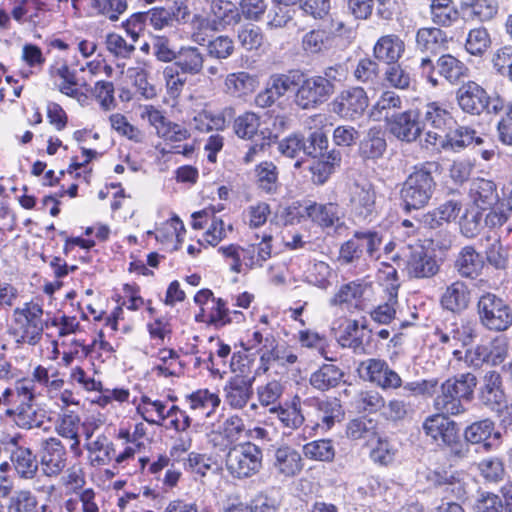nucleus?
I'll use <instances>...</instances> for the list:
<instances>
[{
    "label": "nucleus",
    "instance_id": "obj_32",
    "mask_svg": "<svg viewBox=\"0 0 512 512\" xmlns=\"http://www.w3.org/2000/svg\"><path fill=\"white\" fill-rule=\"evenodd\" d=\"M79 427L80 417L71 411L62 414L57 420L55 426V430L59 436L72 441L70 444V451L76 458H79L82 455Z\"/></svg>",
    "mask_w": 512,
    "mask_h": 512
},
{
    "label": "nucleus",
    "instance_id": "obj_29",
    "mask_svg": "<svg viewBox=\"0 0 512 512\" xmlns=\"http://www.w3.org/2000/svg\"><path fill=\"white\" fill-rule=\"evenodd\" d=\"M366 320L360 325L357 320L348 321L346 327L338 337V343L343 348L352 349L355 353L365 350V344L369 343L372 330H367Z\"/></svg>",
    "mask_w": 512,
    "mask_h": 512
},
{
    "label": "nucleus",
    "instance_id": "obj_25",
    "mask_svg": "<svg viewBox=\"0 0 512 512\" xmlns=\"http://www.w3.org/2000/svg\"><path fill=\"white\" fill-rule=\"evenodd\" d=\"M484 266V257L472 245L462 247L454 263L458 274L471 280H475L481 275Z\"/></svg>",
    "mask_w": 512,
    "mask_h": 512
},
{
    "label": "nucleus",
    "instance_id": "obj_27",
    "mask_svg": "<svg viewBox=\"0 0 512 512\" xmlns=\"http://www.w3.org/2000/svg\"><path fill=\"white\" fill-rule=\"evenodd\" d=\"M405 52V43L396 34L381 36L373 46V56L379 61L388 64L398 62Z\"/></svg>",
    "mask_w": 512,
    "mask_h": 512
},
{
    "label": "nucleus",
    "instance_id": "obj_35",
    "mask_svg": "<svg viewBox=\"0 0 512 512\" xmlns=\"http://www.w3.org/2000/svg\"><path fill=\"white\" fill-rule=\"evenodd\" d=\"M5 416L21 429L30 430L41 427L44 415L37 412L32 404L18 405L5 409Z\"/></svg>",
    "mask_w": 512,
    "mask_h": 512
},
{
    "label": "nucleus",
    "instance_id": "obj_53",
    "mask_svg": "<svg viewBox=\"0 0 512 512\" xmlns=\"http://www.w3.org/2000/svg\"><path fill=\"white\" fill-rule=\"evenodd\" d=\"M237 39L244 50L254 51L262 46L264 34L260 27L253 24H244L237 30Z\"/></svg>",
    "mask_w": 512,
    "mask_h": 512
},
{
    "label": "nucleus",
    "instance_id": "obj_34",
    "mask_svg": "<svg viewBox=\"0 0 512 512\" xmlns=\"http://www.w3.org/2000/svg\"><path fill=\"white\" fill-rule=\"evenodd\" d=\"M402 105L403 100L396 92L392 90L383 91L372 106L370 116L376 121L384 119L388 124V120L393 115L398 114Z\"/></svg>",
    "mask_w": 512,
    "mask_h": 512
},
{
    "label": "nucleus",
    "instance_id": "obj_64",
    "mask_svg": "<svg viewBox=\"0 0 512 512\" xmlns=\"http://www.w3.org/2000/svg\"><path fill=\"white\" fill-rule=\"evenodd\" d=\"M294 10L275 4L267 15L266 27L268 30H277L288 27L294 18Z\"/></svg>",
    "mask_w": 512,
    "mask_h": 512
},
{
    "label": "nucleus",
    "instance_id": "obj_56",
    "mask_svg": "<svg viewBox=\"0 0 512 512\" xmlns=\"http://www.w3.org/2000/svg\"><path fill=\"white\" fill-rule=\"evenodd\" d=\"M377 423L373 419L359 417L347 424L346 434L350 439H368L376 436Z\"/></svg>",
    "mask_w": 512,
    "mask_h": 512
},
{
    "label": "nucleus",
    "instance_id": "obj_18",
    "mask_svg": "<svg viewBox=\"0 0 512 512\" xmlns=\"http://www.w3.org/2000/svg\"><path fill=\"white\" fill-rule=\"evenodd\" d=\"M332 94L319 81V77L310 76L300 80L294 94V103L303 110L315 109L325 103Z\"/></svg>",
    "mask_w": 512,
    "mask_h": 512
},
{
    "label": "nucleus",
    "instance_id": "obj_62",
    "mask_svg": "<svg viewBox=\"0 0 512 512\" xmlns=\"http://www.w3.org/2000/svg\"><path fill=\"white\" fill-rule=\"evenodd\" d=\"M470 290H446L441 297V305L451 312H461L468 307Z\"/></svg>",
    "mask_w": 512,
    "mask_h": 512
},
{
    "label": "nucleus",
    "instance_id": "obj_3",
    "mask_svg": "<svg viewBox=\"0 0 512 512\" xmlns=\"http://www.w3.org/2000/svg\"><path fill=\"white\" fill-rule=\"evenodd\" d=\"M194 301L200 308V312L195 316L197 322L220 329L232 323L241 324L246 321L243 312L230 310L227 302L215 297L212 290H198Z\"/></svg>",
    "mask_w": 512,
    "mask_h": 512
},
{
    "label": "nucleus",
    "instance_id": "obj_23",
    "mask_svg": "<svg viewBox=\"0 0 512 512\" xmlns=\"http://www.w3.org/2000/svg\"><path fill=\"white\" fill-rule=\"evenodd\" d=\"M255 377L234 375L225 383L224 400L233 409H243L253 396Z\"/></svg>",
    "mask_w": 512,
    "mask_h": 512
},
{
    "label": "nucleus",
    "instance_id": "obj_37",
    "mask_svg": "<svg viewBox=\"0 0 512 512\" xmlns=\"http://www.w3.org/2000/svg\"><path fill=\"white\" fill-rule=\"evenodd\" d=\"M447 43V34L439 27H422L416 32V45L422 52L437 53Z\"/></svg>",
    "mask_w": 512,
    "mask_h": 512
},
{
    "label": "nucleus",
    "instance_id": "obj_4",
    "mask_svg": "<svg viewBox=\"0 0 512 512\" xmlns=\"http://www.w3.org/2000/svg\"><path fill=\"white\" fill-rule=\"evenodd\" d=\"M416 109L424 130L420 145L425 149L438 148V142L442 141L443 133L453 123L451 113L444 104L437 101L422 103Z\"/></svg>",
    "mask_w": 512,
    "mask_h": 512
},
{
    "label": "nucleus",
    "instance_id": "obj_30",
    "mask_svg": "<svg viewBox=\"0 0 512 512\" xmlns=\"http://www.w3.org/2000/svg\"><path fill=\"white\" fill-rule=\"evenodd\" d=\"M449 131L442 135V141L438 142V147L445 150L451 149L453 151H460L469 146L473 142L477 145L483 143V139L476 136L475 130L467 126L457 125L454 129L448 128Z\"/></svg>",
    "mask_w": 512,
    "mask_h": 512
},
{
    "label": "nucleus",
    "instance_id": "obj_11",
    "mask_svg": "<svg viewBox=\"0 0 512 512\" xmlns=\"http://www.w3.org/2000/svg\"><path fill=\"white\" fill-rule=\"evenodd\" d=\"M306 404L310 408L307 414L313 428L328 431L344 416L341 402L337 398H312Z\"/></svg>",
    "mask_w": 512,
    "mask_h": 512
},
{
    "label": "nucleus",
    "instance_id": "obj_55",
    "mask_svg": "<svg viewBox=\"0 0 512 512\" xmlns=\"http://www.w3.org/2000/svg\"><path fill=\"white\" fill-rule=\"evenodd\" d=\"M211 11L225 25H236L241 22L239 7L228 0H213Z\"/></svg>",
    "mask_w": 512,
    "mask_h": 512
},
{
    "label": "nucleus",
    "instance_id": "obj_12",
    "mask_svg": "<svg viewBox=\"0 0 512 512\" xmlns=\"http://www.w3.org/2000/svg\"><path fill=\"white\" fill-rule=\"evenodd\" d=\"M301 78H303V74L298 71L272 74L265 89L256 96V105L261 108L270 107L295 87L298 88Z\"/></svg>",
    "mask_w": 512,
    "mask_h": 512
},
{
    "label": "nucleus",
    "instance_id": "obj_20",
    "mask_svg": "<svg viewBox=\"0 0 512 512\" xmlns=\"http://www.w3.org/2000/svg\"><path fill=\"white\" fill-rule=\"evenodd\" d=\"M350 207L355 218L371 220L376 215V193L370 183H355L350 192Z\"/></svg>",
    "mask_w": 512,
    "mask_h": 512
},
{
    "label": "nucleus",
    "instance_id": "obj_8",
    "mask_svg": "<svg viewBox=\"0 0 512 512\" xmlns=\"http://www.w3.org/2000/svg\"><path fill=\"white\" fill-rule=\"evenodd\" d=\"M478 313L484 327L504 331L512 325V311L504 300L487 292L478 301Z\"/></svg>",
    "mask_w": 512,
    "mask_h": 512
},
{
    "label": "nucleus",
    "instance_id": "obj_13",
    "mask_svg": "<svg viewBox=\"0 0 512 512\" xmlns=\"http://www.w3.org/2000/svg\"><path fill=\"white\" fill-rule=\"evenodd\" d=\"M39 456L41 469L44 475L48 477L60 475L67 466V450L57 437L41 440Z\"/></svg>",
    "mask_w": 512,
    "mask_h": 512
},
{
    "label": "nucleus",
    "instance_id": "obj_59",
    "mask_svg": "<svg viewBox=\"0 0 512 512\" xmlns=\"http://www.w3.org/2000/svg\"><path fill=\"white\" fill-rule=\"evenodd\" d=\"M275 336L267 329L254 327L252 331H247L245 340L241 341V346L245 351H260L271 342H275Z\"/></svg>",
    "mask_w": 512,
    "mask_h": 512
},
{
    "label": "nucleus",
    "instance_id": "obj_45",
    "mask_svg": "<svg viewBox=\"0 0 512 512\" xmlns=\"http://www.w3.org/2000/svg\"><path fill=\"white\" fill-rule=\"evenodd\" d=\"M352 75L357 83L368 87L374 86L380 79L379 63L375 58L363 57L358 60Z\"/></svg>",
    "mask_w": 512,
    "mask_h": 512
},
{
    "label": "nucleus",
    "instance_id": "obj_52",
    "mask_svg": "<svg viewBox=\"0 0 512 512\" xmlns=\"http://www.w3.org/2000/svg\"><path fill=\"white\" fill-rule=\"evenodd\" d=\"M303 454L310 460L331 462L335 457V447L330 439L314 440L303 446Z\"/></svg>",
    "mask_w": 512,
    "mask_h": 512
},
{
    "label": "nucleus",
    "instance_id": "obj_51",
    "mask_svg": "<svg viewBox=\"0 0 512 512\" xmlns=\"http://www.w3.org/2000/svg\"><path fill=\"white\" fill-rule=\"evenodd\" d=\"M462 9L472 20L484 22L491 20L498 11L497 4L492 0H471L462 2Z\"/></svg>",
    "mask_w": 512,
    "mask_h": 512
},
{
    "label": "nucleus",
    "instance_id": "obj_19",
    "mask_svg": "<svg viewBox=\"0 0 512 512\" xmlns=\"http://www.w3.org/2000/svg\"><path fill=\"white\" fill-rule=\"evenodd\" d=\"M478 400L481 405L491 412H499L502 407H505L507 396L500 373L489 371L484 375Z\"/></svg>",
    "mask_w": 512,
    "mask_h": 512
},
{
    "label": "nucleus",
    "instance_id": "obj_26",
    "mask_svg": "<svg viewBox=\"0 0 512 512\" xmlns=\"http://www.w3.org/2000/svg\"><path fill=\"white\" fill-rule=\"evenodd\" d=\"M407 260L409 274L416 278H427L435 275L438 271L436 260L427 254L420 244L409 246Z\"/></svg>",
    "mask_w": 512,
    "mask_h": 512
},
{
    "label": "nucleus",
    "instance_id": "obj_40",
    "mask_svg": "<svg viewBox=\"0 0 512 512\" xmlns=\"http://www.w3.org/2000/svg\"><path fill=\"white\" fill-rule=\"evenodd\" d=\"M431 21L440 27H450L459 20V11L452 0H431Z\"/></svg>",
    "mask_w": 512,
    "mask_h": 512
},
{
    "label": "nucleus",
    "instance_id": "obj_14",
    "mask_svg": "<svg viewBox=\"0 0 512 512\" xmlns=\"http://www.w3.org/2000/svg\"><path fill=\"white\" fill-rule=\"evenodd\" d=\"M325 142L322 131H313L308 137L300 133L291 134L278 142V151L281 155L291 159H301L309 154H315L317 148Z\"/></svg>",
    "mask_w": 512,
    "mask_h": 512
},
{
    "label": "nucleus",
    "instance_id": "obj_24",
    "mask_svg": "<svg viewBox=\"0 0 512 512\" xmlns=\"http://www.w3.org/2000/svg\"><path fill=\"white\" fill-rule=\"evenodd\" d=\"M449 416L438 412L426 417L422 423L424 434L440 447L459 430L457 423Z\"/></svg>",
    "mask_w": 512,
    "mask_h": 512
},
{
    "label": "nucleus",
    "instance_id": "obj_38",
    "mask_svg": "<svg viewBox=\"0 0 512 512\" xmlns=\"http://www.w3.org/2000/svg\"><path fill=\"white\" fill-rule=\"evenodd\" d=\"M386 150V140L381 127L368 129L359 144V154L364 159H378Z\"/></svg>",
    "mask_w": 512,
    "mask_h": 512
},
{
    "label": "nucleus",
    "instance_id": "obj_46",
    "mask_svg": "<svg viewBox=\"0 0 512 512\" xmlns=\"http://www.w3.org/2000/svg\"><path fill=\"white\" fill-rule=\"evenodd\" d=\"M34 398L35 384H33V380L27 378L18 380L14 387L7 388L4 391V399L12 404V407L31 404Z\"/></svg>",
    "mask_w": 512,
    "mask_h": 512
},
{
    "label": "nucleus",
    "instance_id": "obj_16",
    "mask_svg": "<svg viewBox=\"0 0 512 512\" xmlns=\"http://www.w3.org/2000/svg\"><path fill=\"white\" fill-rule=\"evenodd\" d=\"M23 437L15 434L10 437L7 444L10 446V461L16 474L22 479H33L39 469L37 455L29 448L21 445Z\"/></svg>",
    "mask_w": 512,
    "mask_h": 512
},
{
    "label": "nucleus",
    "instance_id": "obj_6",
    "mask_svg": "<svg viewBox=\"0 0 512 512\" xmlns=\"http://www.w3.org/2000/svg\"><path fill=\"white\" fill-rule=\"evenodd\" d=\"M42 315V306L34 302L25 303L23 308L15 309L13 333L18 337V343L36 345L41 340L44 329Z\"/></svg>",
    "mask_w": 512,
    "mask_h": 512
},
{
    "label": "nucleus",
    "instance_id": "obj_5",
    "mask_svg": "<svg viewBox=\"0 0 512 512\" xmlns=\"http://www.w3.org/2000/svg\"><path fill=\"white\" fill-rule=\"evenodd\" d=\"M262 449L252 442H243L230 447L225 465L235 479H247L256 475L262 468Z\"/></svg>",
    "mask_w": 512,
    "mask_h": 512
},
{
    "label": "nucleus",
    "instance_id": "obj_9",
    "mask_svg": "<svg viewBox=\"0 0 512 512\" xmlns=\"http://www.w3.org/2000/svg\"><path fill=\"white\" fill-rule=\"evenodd\" d=\"M358 372L362 379L383 390H394L402 386L400 375L389 366L385 359H366L359 364Z\"/></svg>",
    "mask_w": 512,
    "mask_h": 512
},
{
    "label": "nucleus",
    "instance_id": "obj_2",
    "mask_svg": "<svg viewBox=\"0 0 512 512\" xmlns=\"http://www.w3.org/2000/svg\"><path fill=\"white\" fill-rule=\"evenodd\" d=\"M434 163H427L408 175L400 189L403 209L407 212L427 206L433 197L437 184L432 175Z\"/></svg>",
    "mask_w": 512,
    "mask_h": 512
},
{
    "label": "nucleus",
    "instance_id": "obj_42",
    "mask_svg": "<svg viewBox=\"0 0 512 512\" xmlns=\"http://www.w3.org/2000/svg\"><path fill=\"white\" fill-rule=\"evenodd\" d=\"M269 412L276 416L284 428L290 430L298 429L305 420L301 413L299 397H295L291 405L269 408Z\"/></svg>",
    "mask_w": 512,
    "mask_h": 512
},
{
    "label": "nucleus",
    "instance_id": "obj_57",
    "mask_svg": "<svg viewBox=\"0 0 512 512\" xmlns=\"http://www.w3.org/2000/svg\"><path fill=\"white\" fill-rule=\"evenodd\" d=\"M195 128L200 132L220 131L226 127V118L223 113H213L209 110L199 112L193 119Z\"/></svg>",
    "mask_w": 512,
    "mask_h": 512
},
{
    "label": "nucleus",
    "instance_id": "obj_48",
    "mask_svg": "<svg viewBox=\"0 0 512 512\" xmlns=\"http://www.w3.org/2000/svg\"><path fill=\"white\" fill-rule=\"evenodd\" d=\"M331 305L338 306L342 312L363 311L366 307L363 290H339L331 299Z\"/></svg>",
    "mask_w": 512,
    "mask_h": 512
},
{
    "label": "nucleus",
    "instance_id": "obj_28",
    "mask_svg": "<svg viewBox=\"0 0 512 512\" xmlns=\"http://www.w3.org/2000/svg\"><path fill=\"white\" fill-rule=\"evenodd\" d=\"M205 59L206 53L202 48L192 45H183L177 50V57L173 66L183 73L195 76L202 72Z\"/></svg>",
    "mask_w": 512,
    "mask_h": 512
},
{
    "label": "nucleus",
    "instance_id": "obj_15",
    "mask_svg": "<svg viewBox=\"0 0 512 512\" xmlns=\"http://www.w3.org/2000/svg\"><path fill=\"white\" fill-rule=\"evenodd\" d=\"M463 437L470 445H478L483 451L491 452L502 444V433L496 429L490 418L481 419L468 425Z\"/></svg>",
    "mask_w": 512,
    "mask_h": 512
},
{
    "label": "nucleus",
    "instance_id": "obj_17",
    "mask_svg": "<svg viewBox=\"0 0 512 512\" xmlns=\"http://www.w3.org/2000/svg\"><path fill=\"white\" fill-rule=\"evenodd\" d=\"M389 132L398 140L412 143L424 137L417 109H409L393 115L387 124Z\"/></svg>",
    "mask_w": 512,
    "mask_h": 512
},
{
    "label": "nucleus",
    "instance_id": "obj_54",
    "mask_svg": "<svg viewBox=\"0 0 512 512\" xmlns=\"http://www.w3.org/2000/svg\"><path fill=\"white\" fill-rule=\"evenodd\" d=\"M284 392V386L280 381L271 380L257 387V398L262 407L274 408L281 404L279 400Z\"/></svg>",
    "mask_w": 512,
    "mask_h": 512
},
{
    "label": "nucleus",
    "instance_id": "obj_31",
    "mask_svg": "<svg viewBox=\"0 0 512 512\" xmlns=\"http://www.w3.org/2000/svg\"><path fill=\"white\" fill-rule=\"evenodd\" d=\"M425 478L430 486L443 489L445 492L450 491L456 498H460L464 494L457 471L445 468L429 469Z\"/></svg>",
    "mask_w": 512,
    "mask_h": 512
},
{
    "label": "nucleus",
    "instance_id": "obj_7",
    "mask_svg": "<svg viewBox=\"0 0 512 512\" xmlns=\"http://www.w3.org/2000/svg\"><path fill=\"white\" fill-rule=\"evenodd\" d=\"M369 97L362 86H350L341 90L331 101V112L343 120L360 119L369 107Z\"/></svg>",
    "mask_w": 512,
    "mask_h": 512
},
{
    "label": "nucleus",
    "instance_id": "obj_49",
    "mask_svg": "<svg viewBox=\"0 0 512 512\" xmlns=\"http://www.w3.org/2000/svg\"><path fill=\"white\" fill-rule=\"evenodd\" d=\"M256 86V79L247 72H237L227 75L225 87L228 93L233 96H243L251 93Z\"/></svg>",
    "mask_w": 512,
    "mask_h": 512
},
{
    "label": "nucleus",
    "instance_id": "obj_58",
    "mask_svg": "<svg viewBox=\"0 0 512 512\" xmlns=\"http://www.w3.org/2000/svg\"><path fill=\"white\" fill-rule=\"evenodd\" d=\"M485 258L488 264L498 270H504L509 263L508 248L500 242V239H494L484 250Z\"/></svg>",
    "mask_w": 512,
    "mask_h": 512
},
{
    "label": "nucleus",
    "instance_id": "obj_39",
    "mask_svg": "<svg viewBox=\"0 0 512 512\" xmlns=\"http://www.w3.org/2000/svg\"><path fill=\"white\" fill-rule=\"evenodd\" d=\"M88 458L92 466H104L111 462L115 456L114 444L104 434L98 435L95 440L85 444Z\"/></svg>",
    "mask_w": 512,
    "mask_h": 512
},
{
    "label": "nucleus",
    "instance_id": "obj_43",
    "mask_svg": "<svg viewBox=\"0 0 512 512\" xmlns=\"http://www.w3.org/2000/svg\"><path fill=\"white\" fill-rule=\"evenodd\" d=\"M186 401L192 410L200 411L202 415L211 416L220 405V397L208 389H199L186 396Z\"/></svg>",
    "mask_w": 512,
    "mask_h": 512
},
{
    "label": "nucleus",
    "instance_id": "obj_47",
    "mask_svg": "<svg viewBox=\"0 0 512 512\" xmlns=\"http://www.w3.org/2000/svg\"><path fill=\"white\" fill-rule=\"evenodd\" d=\"M384 80L390 87L408 90L413 82V75L409 66L394 62L388 64L384 72Z\"/></svg>",
    "mask_w": 512,
    "mask_h": 512
},
{
    "label": "nucleus",
    "instance_id": "obj_21",
    "mask_svg": "<svg viewBox=\"0 0 512 512\" xmlns=\"http://www.w3.org/2000/svg\"><path fill=\"white\" fill-rule=\"evenodd\" d=\"M456 100L459 107L471 115H480L490 104L486 90L474 81H468L458 88Z\"/></svg>",
    "mask_w": 512,
    "mask_h": 512
},
{
    "label": "nucleus",
    "instance_id": "obj_22",
    "mask_svg": "<svg viewBox=\"0 0 512 512\" xmlns=\"http://www.w3.org/2000/svg\"><path fill=\"white\" fill-rule=\"evenodd\" d=\"M305 212L313 222L324 228H333L338 235H342L347 230V226L342 220L341 209L336 203L312 202L305 207Z\"/></svg>",
    "mask_w": 512,
    "mask_h": 512
},
{
    "label": "nucleus",
    "instance_id": "obj_61",
    "mask_svg": "<svg viewBox=\"0 0 512 512\" xmlns=\"http://www.w3.org/2000/svg\"><path fill=\"white\" fill-rule=\"evenodd\" d=\"M207 54L218 60H226L235 51L234 41L227 35H219L210 40L207 45Z\"/></svg>",
    "mask_w": 512,
    "mask_h": 512
},
{
    "label": "nucleus",
    "instance_id": "obj_63",
    "mask_svg": "<svg viewBox=\"0 0 512 512\" xmlns=\"http://www.w3.org/2000/svg\"><path fill=\"white\" fill-rule=\"evenodd\" d=\"M490 45V36L485 28H475L469 31L465 48L471 55H482Z\"/></svg>",
    "mask_w": 512,
    "mask_h": 512
},
{
    "label": "nucleus",
    "instance_id": "obj_41",
    "mask_svg": "<svg viewBox=\"0 0 512 512\" xmlns=\"http://www.w3.org/2000/svg\"><path fill=\"white\" fill-rule=\"evenodd\" d=\"M256 185L266 194L277 193L279 183V171L272 161H263L255 167Z\"/></svg>",
    "mask_w": 512,
    "mask_h": 512
},
{
    "label": "nucleus",
    "instance_id": "obj_36",
    "mask_svg": "<svg viewBox=\"0 0 512 512\" xmlns=\"http://www.w3.org/2000/svg\"><path fill=\"white\" fill-rule=\"evenodd\" d=\"M274 466L281 475L293 477L303 468L301 455L289 446L280 447L275 452Z\"/></svg>",
    "mask_w": 512,
    "mask_h": 512
},
{
    "label": "nucleus",
    "instance_id": "obj_44",
    "mask_svg": "<svg viewBox=\"0 0 512 512\" xmlns=\"http://www.w3.org/2000/svg\"><path fill=\"white\" fill-rule=\"evenodd\" d=\"M469 194L474 204L483 210L498 200L495 184L491 180H474L471 183Z\"/></svg>",
    "mask_w": 512,
    "mask_h": 512
},
{
    "label": "nucleus",
    "instance_id": "obj_10",
    "mask_svg": "<svg viewBox=\"0 0 512 512\" xmlns=\"http://www.w3.org/2000/svg\"><path fill=\"white\" fill-rule=\"evenodd\" d=\"M362 242H366V253L373 257L382 243V237L377 231H355L352 238L341 245L338 260L342 264L358 262L363 255Z\"/></svg>",
    "mask_w": 512,
    "mask_h": 512
},
{
    "label": "nucleus",
    "instance_id": "obj_50",
    "mask_svg": "<svg viewBox=\"0 0 512 512\" xmlns=\"http://www.w3.org/2000/svg\"><path fill=\"white\" fill-rule=\"evenodd\" d=\"M437 74L443 76L450 83H456L462 78L467 68L465 65L450 54L442 55L438 58L437 63Z\"/></svg>",
    "mask_w": 512,
    "mask_h": 512
},
{
    "label": "nucleus",
    "instance_id": "obj_60",
    "mask_svg": "<svg viewBox=\"0 0 512 512\" xmlns=\"http://www.w3.org/2000/svg\"><path fill=\"white\" fill-rule=\"evenodd\" d=\"M37 497L29 490L15 492L9 499L8 512H37Z\"/></svg>",
    "mask_w": 512,
    "mask_h": 512
},
{
    "label": "nucleus",
    "instance_id": "obj_33",
    "mask_svg": "<svg viewBox=\"0 0 512 512\" xmlns=\"http://www.w3.org/2000/svg\"><path fill=\"white\" fill-rule=\"evenodd\" d=\"M344 372L334 364H323L309 378L310 385L321 392L338 387L343 381Z\"/></svg>",
    "mask_w": 512,
    "mask_h": 512
},
{
    "label": "nucleus",
    "instance_id": "obj_1",
    "mask_svg": "<svg viewBox=\"0 0 512 512\" xmlns=\"http://www.w3.org/2000/svg\"><path fill=\"white\" fill-rule=\"evenodd\" d=\"M477 378L473 373H461L449 377L441 383L433 399V407L437 412L457 416L466 411L471 402Z\"/></svg>",
    "mask_w": 512,
    "mask_h": 512
}]
</instances>
